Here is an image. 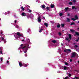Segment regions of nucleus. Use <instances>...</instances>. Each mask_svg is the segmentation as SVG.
<instances>
[{
  "label": "nucleus",
  "instance_id": "obj_1",
  "mask_svg": "<svg viewBox=\"0 0 79 79\" xmlns=\"http://www.w3.org/2000/svg\"><path fill=\"white\" fill-rule=\"evenodd\" d=\"M76 53L73 52L71 54V58H75L76 57Z\"/></svg>",
  "mask_w": 79,
  "mask_h": 79
},
{
  "label": "nucleus",
  "instance_id": "obj_31",
  "mask_svg": "<svg viewBox=\"0 0 79 79\" xmlns=\"http://www.w3.org/2000/svg\"><path fill=\"white\" fill-rule=\"evenodd\" d=\"M65 11H66L68 10V7H67L65 8Z\"/></svg>",
  "mask_w": 79,
  "mask_h": 79
},
{
  "label": "nucleus",
  "instance_id": "obj_9",
  "mask_svg": "<svg viewBox=\"0 0 79 79\" xmlns=\"http://www.w3.org/2000/svg\"><path fill=\"white\" fill-rule=\"evenodd\" d=\"M54 6H55L54 5H53V4L51 5V8H53V7H54Z\"/></svg>",
  "mask_w": 79,
  "mask_h": 79
},
{
  "label": "nucleus",
  "instance_id": "obj_34",
  "mask_svg": "<svg viewBox=\"0 0 79 79\" xmlns=\"http://www.w3.org/2000/svg\"><path fill=\"white\" fill-rule=\"evenodd\" d=\"M42 30H43V29H41L40 31H39V32H41Z\"/></svg>",
  "mask_w": 79,
  "mask_h": 79
},
{
  "label": "nucleus",
  "instance_id": "obj_62",
  "mask_svg": "<svg viewBox=\"0 0 79 79\" xmlns=\"http://www.w3.org/2000/svg\"><path fill=\"white\" fill-rule=\"evenodd\" d=\"M61 45H63V44H61Z\"/></svg>",
  "mask_w": 79,
  "mask_h": 79
},
{
  "label": "nucleus",
  "instance_id": "obj_17",
  "mask_svg": "<svg viewBox=\"0 0 79 79\" xmlns=\"http://www.w3.org/2000/svg\"><path fill=\"white\" fill-rule=\"evenodd\" d=\"M78 47V46L77 45H76L74 46V48H77V47Z\"/></svg>",
  "mask_w": 79,
  "mask_h": 79
},
{
  "label": "nucleus",
  "instance_id": "obj_22",
  "mask_svg": "<svg viewBox=\"0 0 79 79\" xmlns=\"http://www.w3.org/2000/svg\"><path fill=\"white\" fill-rule=\"evenodd\" d=\"M52 42L54 43H55L56 42V40H52Z\"/></svg>",
  "mask_w": 79,
  "mask_h": 79
},
{
  "label": "nucleus",
  "instance_id": "obj_61",
  "mask_svg": "<svg viewBox=\"0 0 79 79\" xmlns=\"http://www.w3.org/2000/svg\"><path fill=\"white\" fill-rule=\"evenodd\" d=\"M1 20V19L0 18V21Z\"/></svg>",
  "mask_w": 79,
  "mask_h": 79
},
{
  "label": "nucleus",
  "instance_id": "obj_51",
  "mask_svg": "<svg viewBox=\"0 0 79 79\" xmlns=\"http://www.w3.org/2000/svg\"><path fill=\"white\" fill-rule=\"evenodd\" d=\"M76 42H78V41H79V40H76Z\"/></svg>",
  "mask_w": 79,
  "mask_h": 79
},
{
  "label": "nucleus",
  "instance_id": "obj_50",
  "mask_svg": "<svg viewBox=\"0 0 79 79\" xmlns=\"http://www.w3.org/2000/svg\"><path fill=\"white\" fill-rule=\"evenodd\" d=\"M28 42H30V40L29 39H28Z\"/></svg>",
  "mask_w": 79,
  "mask_h": 79
},
{
  "label": "nucleus",
  "instance_id": "obj_39",
  "mask_svg": "<svg viewBox=\"0 0 79 79\" xmlns=\"http://www.w3.org/2000/svg\"><path fill=\"white\" fill-rule=\"evenodd\" d=\"M61 25L62 27H64V24H61Z\"/></svg>",
  "mask_w": 79,
  "mask_h": 79
},
{
  "label": "nucleus",
  "instance_id": "obj_32",
  "mask_svg": "<svg viewBox=\"0 0 79 79\" xmlns=\"http://www.w3.org/2000/svg\"><path fill=\"white\" fill-rule=\"evenodd\" d=\"M75 79H79V77H77L76 76L75 77Z\"/></svg>",
  "mask_w": 79,
  "mask_h": 79
},
{
  "label": "nucleus",
  "instance_id": "obj_14",
  "mask_svg": "<svg viewBox=\"0 0 79 79\" xmlns=\"http://www.w3.org/2000/svg\"><path fill=\"white\" fill-rule=\"evenodd\" d=\"M59 14L60 16H63V13H59Z\"/></svg>",
  "mask_w": 79,
  "mask_h": 79
},
{
  "label": "nucleus",
  "instance_id": "obj_53",
  "mask_svg": "<svg viewBox=\"0 0 79 79\" xmlns=\"http://www.w3.org/2000/svg\"><path fill=\"white\" fill-rule=\"evenodd\" d=\"M9 63V61H7V63Z\"/></svg>",
  "mask_w": 79,
  "mask_h": 79
},
{
  "label": "nucleus",
  "instance_id": "obj_46",
  "mask_svg": "<svg viewBox=\"0 0 79 79\" xmlns=\"http://www.w3.org/2000/svg\"><path fill=\"white\" fill-rule=\"evenodd\" d=\"M73 1L74 2H77V1H76V0H73Z\"/></svg>",
  "mask_w": 79,
  "mask_h": 79
},
{
  "label": "nucleus",
  "instance_id": "obj_48",
  "mask_svg": "<svg viewBox=\"0 0 79 79\" xmlns=\"http://www.w3.org/2000/svg\"><path fill=\"white\" fill-rule=\"evenodd\" d=\"M0 53L1 54H2V51H0Z\"/></svg>",
  "mask_w": 79,
  "mask_h": 79
},
{
  "label": "nucleus",
  "instance_id": "obj_55",
  "mask_svg": "<svg viewBox=\"0 0 79 79\" xmlns=\"http://www.w3.org/2000/svg\"><path fill=\"white\" fill-rule=\"evenodd\" d=\"M22 42H23V41H24V40H22Z\"/></svg>",
  "mask_w": 79,
  "mask_h": 79
},
{
  "label": "nucleus",
  "instance_id": "obj_40",
  "mask_svg": "<svg viewBox=\"0 0 79 79\" xmlns=\"http://www.w3.org/2000/svg\"><path fill=\"white\" fill-rule=\"evenodd\" d=\"M1 39L2 40H5V39H4V38L3 37Z\"/></svg>",
  "mask_w": 79,
  "mask_h": 79
},
{
  "label": "nucleus",
  "instance_id": "obj_33",
  "mask_svg": "<svg viewBox=\"0 0 79 79\" xmlns=\"http://www.w3.org/2000/svg\"><path fill=\"white\" fill-rule=\"evenodd\" d=\"M15 39H18V38H19V37H18L17 36H15Z\"/></svg>",
  "mask_w": 79,
  "mask_h": 79
},
{
  "label": "nucleus",
  "instance_id": "obj_5",
  "mask_svg": "<svg viewBox=\"0 0 79 79\" xmlns=\"http://www.w3.org/2000/svg\"><path fill=\"white\" fill-rule=\"evenodd\" d=\"M21 15L22 16H26V14L24 12H23L22 13Z\"/></svg>",
  "mask_w": 79,
  "mask_h": 79
},
{
  "label": "nucleus",
  "instance_id": "obj_28",
  "mask_svg": "<svg viewBox=\"0 0 79 79\" xmlns=\"http://www.w3.org/2000/svg\"><path fill=\"white\" fill-rule=\"evenodd\" d=\"M75 18L76 19H77L78 18V17H77V15H75Z\"/></svg>",
  "mask_w": 79,
  "mask_h": 79
},
{
  "label": "nucleus",
  "instance_id": "obj_26",
  "mask_svg": "<svg viewBox=\"0 0 79 79\" xmlns=\"http://www.w3.org/2000/svg\"><path fill=\"white\" fill-rule=\"evenodd\" d=\"M57 27L59 28L60 27V24H58L57 26Z\"/></svg>",
  "mask_w": 79,
  "mask_h": 79
},
{
  "label": "nucleus",
  "instance_id": "obj_12",
  "mask_svg": "<svg viewBox=\"0 0 79 79\" xmlns=\"http://www.w3.org/2000/svg\"><path fill=\"white\" fill-rule=\"evenodd\" d=\"M69 39H71V35L70 34H69Z\"/></svg>",
  "mask_w": 79,
  "mask_h": 79
},
{
  "label": "nucleus",
  "instance_id": "obj_44",
  "mask_svg": "<svg viewBox=\"0 0 79 79\" xmlns=\"http://www.w3.org/2000/svg\"><path fill=\"white\" fill-rule=\"evenodd\" d=\"M3 41L5 43H6V40H3Z\"/></svg>",
  "mask_w": 79,
  "mask_h": 79
},
{
  "label": "nucleus",
  "instance_id": "obj_20",
  "mask_svg": "<svg viewBox=\"0 0 79 79\" xmlns=\"http://www.w3.org/2000/svg\"><path fill=\"white\" fill-rule=\"evenodd\" d=\"M10 13V11H8V12H6L5 13V14H6V15L7 14H8V13Z\"/></svg>",
  "mask_w": 79,
  "mask_h": 79
},
{
  "label": "nucleus",
  "instance_id": "obj_19",
  "mask_svg": "<svg viewBox=\"0 0 79 79\" xmlns=\"http://www.w3.org/2000/svg\"><path fill=\"white\" fill-rule=\"evenodd\" d=\"M68 75H69V77H71V76H72V75H71V73H69Z\"/></svg>",
  "mask_w": 79,
  "mask_h": 79
},
{
  "label": "nucleus",
  "instance_id": "obj_18",
  "mask_svg": "<svg viewBox=\"0 0 79 79\" xmlns=\"http://www.w3.org/2000/svg\"><path fill=\"white\" fill-rule=\"evenodd\" d=\"M21 9H22L23 11H24V8L23 6H22L21 7Z\"/></svg>",
  "mask_w": 79,
  "mask_h": 79
},
{
  "label": "nucleus",
  "instance_id": "obj_2",
  "mask_svg": "<svg viewBox=\"0 0 79 79\" xmlns=\"http://www.w3.org/2000/svg\"><path fill=\"white\" fill-rule=\"evenodd\" d=\"M17 35L19 36V37H23V34H20L19 32H18L17 33Z\"/></svg>",
  "mask_w": 79,
  "mask_h": 79
},
{
  "label": "nucleus",
  "instance_id": "obj_52",
  "mask_svg": "<svg viewBox=\"0 0 79 79\" xmlns=\"http://www.w3.org/2000/svg\"><path fill=\"white\" fill-rule=\"evenodd\" d=\"M70 15V14L69 13L68 15V16H69Z\"/></svg>",
  "mask_w": 79,
  "mask_h": 79
},
{
  "label": "nucleus",
  "instance_id": "obj_8",
  "mask_svg": "<svg viewBox=\"0 0 79 79\" xmlns=\"http://www.w3.org/2000/svg\"><path fill=\"white\" fill-rule=\"evenodd\" d=\"M45 26H46V27H48V24L46 23H44Z\"/></svg>",
  "mask_w": 79,
  "mask_h": 79
},
{
  "label": "nucleus",
  "instance_id": "obj_24",
  "mask_svg": "<svg viewBox=\"0 0 79 79\" xmlns=\"http://www.w3.org/2000/svg\"><path fill=\"white\" fill-rule=\"evenodd\" d=\"M65 65H66L67 66H68L69 64L68 63H67V62H65Z\"/></svg>",
  "mask_w": 79,
  "mask_h": 79
},
{
  "label": "nucleus",
  "instance_id": "obj_15",
  "mask_svg": "<svg viewBox=\"0 0 79 79\" xmlns=\"http://www.w3.org/2000/svg\"><path fill=\"white\" fill-rule=\"evenodd\" d=\"M71 32H74L75 31H74V30H73V29H71L70 30Z\"/></svg>",
  "mask_w": 79,
  "mask_h": 79
},
{
  "label": "nucleus",
  "instance_id": "obj_45",
  "mask_svg": "<svg viewBox=\"0 0 79 79\" xmlns=\"http://www.w3.org/2000/svg\"><path fill=\"white\" fill-rule=\"evenodd\" d=\"M28 12H29V13H31V10H29Z\"/></svg>",
  "mask_w": 79,
  "mask_h": 79
},
{
  "label": "nucleus",
  "instance_id": "obj_36",
  "mask_svg": "<svg viewBox=\"0 0 79 79\" xmlns=\"http://www.w3.org/2000/svg\"><path fill=\"white\" fill-rule=\"evenodd\" d=\"M1 61H3V58H1Z\"/></svg>",
  "mask_w": 79,
  "mask_h": 79
},
{
  "label": "nucleus",
  "instance_id": "obj_54",
  "mask_svg": "<svg viewBox=\"0 0 79 79\" xmlns=\"http://www.w3.org/2000/svg\"><path fill=\"white\" fill-rule=\"evenodd\" d=\"M15 23H16V20H15Z\"/></svg>",
  "mask_w": 79,
  "mask_h": 79
},
{
  "label": "nucleus",
  "instance_id": "obj_29",
  "mask_svg": "<svg viewBox=\"0 0 79 79\" xmlns=\"http://www.w3.org/2000/svg\"><path fill=\"white\" fill-rule=\"evenodd\" d=\"M66 40H69V42L70 40H69V38H67L66 39Z\"/></svg>",
  "mask_w": 79,
  "mask_h": 79
},
{
  "label": "nucleus",
  "instance_id": "obj_35",
  "mask_svg": "<svg viewBox=\"0 0 79 79\" xmlns=\"http://www.w3.org/2000/svg\"><path fill=\"white\" fill-rule=\"evenodd\" d=\"M69 5H72L73 4V3H72V2H70L69 3Z\"/></svg>",
  "mask_w": 79,
  "mask_h": 79
},
{
  "label": "nucleus",
  "instance_id": "obj_21",
  "mask_svg": "<svg viewBox=\"0 0 79 79\" xmlns=\"http://www.w3.org/2000/svg\"><path fill=\"white\" fill-rule=\"evenodd\" d=\"M23 51L24 52V53H26V52H27V50H23Z\"/></svg>",
  "mask_w": 79,
  "mask_h": 79
},
{
  "label": "nucleus",
  "instance_id": "obj_57",
  "mask_svg": "<svg viewBox=\"0 0 79 79\" xmlns=\"http://www.w3.org/2000/svg\"><path fill=\"white\" fill-rule=\"evenodd\" d=\"M1 31V34H2V30Z\"/></svg>",
  "mask_w": 79,
  "mask_h": 79
},
{
  "label": "nucleus",
  "instance_id": "obj_23",
  "mask_svg": "<svg viewBox=\"0 0 79 79\" xmlns=\"http://www.w3.org/2000/svg\"><path fill=\"white\" fill-rule=\"evenodd\" d=\"M72 9H75V10H76V8L74 6H72Z\"/></svg>",
  "mask_w": 79,
  "mask_h": 79
},
{
  "label": "nucleus",
  "instance_id": "obj_25",
  "mask_svg": "<svg viewBox=\"0 0 79 79\" xmlns=\"http://www.w3.org/2000/svg\"><path fill=\"white\" fill-rule=\"evenodd\" d=\"M67 22H69V21H70V19H69L67 18Z\"/></svg>",
  "mask_w": 79,
  "mask_h": 79
},
{
  "label": "nucleus",
  "instance_id": "obj_37",
  "mask_svg": "<svg viewBox=\"0 0 79 79\" xmlns=\"http://www.w3.org/2000/svg\"><path fill=\"white\" fill-rule=\"evenodd\" d=\"M20 47L21 48V47H23V44H21V45H20Z\"/></svg>",
  "mask_w": 79,
  "mask_h": 79
},
{
  "label": "nucleus",
  "instance_id": "obj_60",
  "mask_svg": "<svg viewBox=\"0 0 79 79\" xmlns=\"http://www.w3.org/2000/svg\"><path fill=\"white\" fill-rule=\"evenodd\" d=\"M43 18H44V19H45V17H44Z\"/></svg>",
  "mask_w": 79,
  "mask_h": 79
},
{
  "label": "nucleus",
  "instance_id": "obj_3",
  "mask_svg": "<svg viewBox=\"0 0 79 79\" xmlns=\"http://www.w3.org/2000/svg\"><path fill=\"white\" fill-rule=\"evenodd\" d=\"M28 47H29V44H27V46H24L22 48V49H24V48H26L27 50L28 49Z\"/></svg>",
  "mask_w": 79,
  "mask_h": 79
},
{
  "label": "nucleus",
  "instance_id": "obj_59",
  "mask_svg": "<svg viewBox=\"0 0 79 79\" xmlns=\"http://www.w3.org/2000/svg\"><path fill=\"white\" fill-rule=\"evenodd\" d=\"M36 2H37L38 1L37 0H36Z\"/></svg>",
  "mask_w": 79,
  "mask_h": 79
},
{
  "label": "nucleus",
  "instance_id": "obj_7",
  "mask_svg": "<svg viewBox=\"0 0 79 79\" xmlns=\"http://www.w3.org/2000/svg\"><path fill=\"white\" fill-rule=\"evenodd\" d=\"M19 65L20 66V67L23 66V64H22V63H21V62H19Z\"/></svg>",
  "mask_w": 79,
  "mask_h": 79
},
{
  "label": "nucleus",
  "instance_id": "obj_27",
  "mask_svg": "<svg viewBox=\"0 0 79 79\" xmlns=\"http://www.w3.org/2000/svg\"><path fill=\"white\" fill-rule=\"evenodd\" d=\"M71 19H72V20H73V21H76V19H75L74 18H72Z\"/></svg>",
  "mask_w": 79,
  "mask_h": 79
},
{
  "label": "nucleus",
  "instance_id": "obj_13",
  "mask_svg": "<svg viewBox=\"0 0 79 79\" xmlns=\"http://www.w3.org/2000/svg\"><path fill=\"white\" fill-rule=\"evenodd\" d=\"M64 70H66V69H67V67H66V66H64Z\"/></svg>",
  "mask_w": 79,
  "mask_h": 79
},
{
  "label": "nucleus",
  "instance_id": "obj_42",
  "mask_svg": "<svg viewBox=\"0 0 79 79\" xmlns=\"http://www.w3.org/2000/svg\"><path fill=\"white\" fill-rule=\"evenodd\" d=\"M68 77H65V78H64L63 79H68Z\"/></svg>",
  "mask_w": 79,
  "mask_h": 79
},
{
  "label": "nucleus",
  "instance_id": "obj_49",
  "mask_svg": "<svg viewBox=\"0 0 79 79\" xmlns=\"http://www.w3.org/2000/svg\"><path fill=\"white\" fill-rule=\"evenodd\" d=\"M2 47H0V50H2Z\"/></svg>",
  "mask_w": 79,
  "mask_h": 79
},
{
  "label": "nucleus",
  "instance_id": "obj_64",
  "mask_svg": "<svg viewBox=\"0 0 79 79\" xmlns=\"http://www.w3.org/2000/svg\"><path fill=\"white\" fill-rule=\"evenodd\" d=\"M78 39H79V38H78Z\"/></svg>",
  "mask_w": 79,
  "mask_h": 79
},
{
  "label": "nucleus",
  "instance_id": "obj_11",
  "mask_svg": "<svg viewBox=\"0 0 79 79\" xmlns=\"http://www.w3.org/2000/svg\"><path fill=\"white\" fill-rule=\"evenodd\" d=\"M45 5H43L42 6V8L44 9V8H45Z\"/></svg>",
  "mask_w": 79,
  "mask_h": 79
},
{
  "label": "nucleus",
  "instance_id": "obj_10",
  "mask_svg": "<svg viewBox=\"0 0 79 79\" xmlns=\"http://www.w3.org/2000/svg\"><path fill=\"white\" fill-rule=\"evenodd\" d=\"M75 35H79V33H78V32H75Z\"/></svg>",
  "mask_w": 79,
  "mask_h": 79
},
{
  "label": "nucleus",
  "instance_id": "obj_4",
  "mask_svg": "<svg viewBox=\"0 0 79 79\" xmlns=\"http://www.w3.org/2000/svg\"><path fill=\"white\" fill-rule=\"evenodd\" d=\"M68 52H71V50H64V52L65 53H68Z\"/></svg>",
  "mask_w": 79,
  "mask_h": 79
},
{
  "label": "nucleus",
  "instance_id": "obj_63",
  "mask_svg": "<svg viewBox=\"0 0 79 79\" xmlns=\"http://www.w3.org/2000/svg\"><path fill=\"white\" fill-rule=\"evenodd\" d=\"M76 51H77V50H76Z\"/></svg>",
  "mask_w": 79,
  "mask_h": 79
},
{
  "label": "nucleus",
  "instance_id": "obj_30",
  "mask_svg": "<svg viewBox=\"0 0 79 79\" xmlns=\"http://www.w3.org/2000/svg\"><path fill=\"white\" fill-rule=\"evenodd\" d=\"M73 24H74V23L73 22V23H71L70 25H73Z\"/></svg>",
  "mask_w": 79,
  "mask_h": 79
},
{
  "label": "nucleus",
  "instance_id": "obj_43",
  "mask_svg": "<svg viewBox=\"0 0 79 79\" xmlns=\"http://www.w3.org/2000/svg\"><path fill=\"white\" fill-rule=\"evenodd\" d=\"M59 35H61V33H60V32H59Z\"/></svg>",
  "mask_w": 79,
  "mask_h": 79
},
{
  "label": "nucleus",
  "instance_id": "obj_56",
  "mask_svg": "<svg viewBox=\"0 0 79 79\" xmlns=\"http://www.w3.org/2000/svg\"><path fill=\"white\" fill-rule=\"evenodd\" d=\"M10 57H9V58H8V60H10Z\"/></svg>",
  "mask_w": 79,
  "mask_h": 79
},
{
  "label": "nucleus",
  "instance_id": "obj_6",
  "mask_svg": "<svg viewBox=\"0 0 79 79\" xmlns=\"http://www.w3.org/2000/svg\"><path fill=\"white\" fill-rule=\"evenodd\" d=\"M38 23H40V22H41V19H40V17H38Z\"/></svg>",
  "mask_w": 79,
  "mask_h": 79
},
{
  "label": "nucleus",
  "instance_id": "obj_41",
  "mask_svg": "<svg viewBox=\"0 0 79 79\" xmlns=\"http://www.w3.org/2000/svg\"><path fill=\"white\" fill-rule=\"evenodd\" d=\"M16 28H18L19 27V26H18V25H16Z\"/></svg>",
  "mask_w": 79,
  "mask_h": 79
},
{
  "label": "nucleus",
  "instance_id": "obj_38",
  "mask_svg": "<svg viewBox=\"0 0 79 79\" xmlns=\"http://www.w3.org/2000/svg\"><path fill=\"white\" fill-rule=\"evenodd\" d=\"M46 9H47V10H49V7H47V8H46Z\"/></svg>",
  "mask_w": 79,
  "mask_h": 79
},
{
  "label": "nucleus",
  "instance_id": "obj_47",
  "mask_svg": "<svg viewBox=\"0 0 79 79\" xmlns=\"http://www.w3.org/2000/svg\"><path fill=\"white\" fill-rule=\"evenodd\" d=\"M70 62H72V59H70Z\"/></svg>",
  "mask_w": 79,
  "mask_h": 79
},
{
  "label": "nucleus",
  "instance_id": "obj_58",
  "mask_svg": "<svg viewBox=\"0 0 79 79\" xmlns=\"http://www.w3.org/2000/svg\"><path fill=\"white\" fill-rule=\"evenodd\" d=\"M78 63H79V60L78 61Z\"/></svg>",
  "mask_w": 79,
  "mask_h": 79
},
{
  "label": "nucleus",
  "instance_id": "obj_16",
  "mask_svg": "<svg viewBox=\"0 0 79 79\" xmlns=\"http://www.w3.org/2000/svg\"><path fill=\"white\" fill-rule=\"evenodd\" d=\"M23 66H24L25 67H27V65L26 64H23Z\"/></svg>",
  "mask_w": 79,
  "mask_h": 79
}]
</instances>
